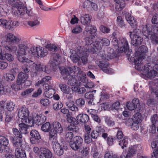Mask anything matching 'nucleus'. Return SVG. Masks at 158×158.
Here are the masks:
<instances>
[{
    "instance_id": "f257e3e1",
    "label": "nucleus",
    "mask_w": 158,
    "mask_h": 158,
    "mask_svg": "<svg viewBox=\"0 0 158 158\" xmlns=\"http://www.w3.org/2000/svg\"><path fill=\"white\" fill-rule=\"evenodd\" d=\"M116 33H113L112 40L113 45L120 52H124L127 54L128 60L135 65L136 69L139 70L146 79H152L158 75V64L154 66L153 69L148 65L143 66L142 61L144 59L145 53L147 52L148 48L144 45H142L136 49L134 57H132V52L129 50L128 44L127 40L124 38H120L118 40L115 37Z\"/></svg>"
},
{
    "instance_id": "f03ea898",
    "label": "nucleus",
    "mask_w": 158,
    "mask_h": 158,
    "mask_svg": "<svg viewBox=\"0 0 158 158\" xmlns=\"http://www.w3.org/2000/svg\"><path fill=\"white\" fill-rule=\"evenodd\" d=\"M28 49L27 45L23 42L18 44L17 46L14 44L3 47L0 46V60H6L9 62H12L14 60V56L10 53H6V51L15 53L17 60L20 62L24 63L27 66L34 67L37 71H42L48 73H49L50 68L48 66L35 64L26 57L25 56L27 54Z\"/></svg>"
},
{
    "instance_id": "7ed1b4c3",
    "label": "nucleus",
    "mask_w": 158,
    "mask_h": 158,
    "mask_svg": "<svg viewBox=\"0 0 158 158\" xmlns=\"http://www.w3.org/2000/svg\"><path fill=\"white\" fill-rule=\"evenodd\" d=\"M61 74L63 76V78L68 79L67 84L68 85L73 86V87L80 86L81 83L80 82V78L82 76L83 72L81 71L80 68L74 67L75 71L70 68L60 69Z\"/></svg>"
},
{
    "instance_id": "20e7f679",
    "label": "nucleus",
    "mask_w": 158,
    "mask_h": 158,
    "mask_svg": "<svg viewBox=\"0 0 158 158\" xmlns=\"http://www.w3.org/2000/svg\"><path fill=\"white\" fill-rule=\"evenodd\" d=\"M158 15H154L152 20V24H155L153 27V32L150 31L149 30L147 26L146 25L143 26V34L147 38L150 39L155 44L158 43V37L155 34H158Z\"/></svg>"
},
{
    "instance_id": "39448f33",
    "label": "nucleus",
    "mask_w": 158,
    "mask_h": 158,
    "mask_svg": "<svg viewBox=\"0 0 158 158\" xmlns=\"http://www.w3.org/2000/svg\"><path fill=\"white\" fill-rule=\"evenodd\" d=\"M111 53L107 56H104L103 55L98 56L99 60L96 61V64L105 73L111 74L114 73L113 70L109 68L108 63L106 61V60H108L115 57V54L114 53L113 49L110 50Z\"/></svg>"
},
{
    "instance_id": "423d86ee",
    "label": "nucleus",
    "mask_w": 158,
    "mask_h": 158,
    "mask_svg": "<svg viewBox=\"0 0 158 158\" xmlns=\"http://www.w3.org/2000/svg\"><path fill=\"white\" fill-rule=\"evenodd\" d=\"M93 36L90 35L89 37H86L85 39V45L84 47L82 48L86 53H88L91 52L93 53L100 52L101 49V45L98 44V41L93 42L94 38Z\"/></svg>"
},
{
    "instance_id": "0eeeda50",
    "label": "nucleus",
    "mask_w": 158,
    "mask_h": 158,
    "mask_svg": "<svg viewBox=\"0 0 158 158\" xmlns=\"http://www.w3.org/2000/svg\"><path fill=\"white\" fill-rule=\"evenodd\" d=\"M71 55L70 58L74 62H77L81 58L82 63L85 64L87 62V53H86L83 50L77 49L75 50H71L70 51Z\"/></svg>"
},
{
    "instance_id": "6e6552de",
    "label": "nucleus",
    "mask_w": 158,
    "mask_h": 158,
    "mask_svg": "<svg viewBox=\"0 0 158 158\" xmlns=\"http://www.w3.org/2000/svg\"><path fill=\"white\" fill-rule=\"evenodd\" d=\"M31 157L33 156H40V158H51L52 154L51 152L47 148H41L40 149L37 147L33 148V152H29Z\"/></svg>"
},
{
    "instance_id": "1a4fd4ad",
    "label": "nucleus",
    "mask_w": 158,
    "mask_h": 158,
    "mask_svg": "<svg viewBox=\"0 0 158 158\" xmlns=\"http://www.w3.org/2000/svg\"><path fill=\"white\" fill-rule=\"evenodd\" d=\"M130 36L131 44L135 46L140 45L143 41V38L141 37L142 33L139 29H135L132 32H130Z\"/></svg>"
},
{
    "instance_id": "9d476101",
    "label": "nucleus",
    "mask_w": 158,
    "mask_h": 158,
    "mask_svg": "<svg viewBox=\"0 0 158 158\" xmlns=\"http://www.w3.org/2000/svg\"><path fill=\"white\" fill-rule=\"evenodd\" d=\"M22 123L19 124V130L22 134H27L28 133L27 129L28 127H31L33 125L34 121L32 117H29L27 120L22 121Z\"/></svg>"
},
{
    "instance_id": "9b49d317",
    "label": "nucleus",
    "mask_w": 158,
    "mask_h": 158,
    "mask_svg": "<svg viewBox=\"0 0 158 158\" xmlns=\"http://www.w3.org/2000/svg\"><path fill=\"white\" fill-rule=\"evenodd\" d=\"M13 132L14 135V138L13 143L15 147H20L22 146V140L23 137L22 134L18 129L14 128L13 129Z\"/></svg>"
},
{
    "instance_id": "f8f14e48",
    "label": "nucleus",
    "mask_w": 158,
    "mask_h": 158,
    "mask_svg": "<svg viewBox=\"0 0 158 158\" xmlns=\"http://www.w3.org/2000/svg\"><path fill=\"white\" fill-rule=\"evenodd\" d=\"M83 142V139L81 137L76 136L73 138L70 146L73 150L76 151L81 147Z\"/></svg>"
},
{
    "instance_id": "ddd939ff",
    "label": "nucleus",
    "mask_w": 158,
    "mask_h": 158,
    "mask_svg": "<svg viewBox=\"0 0 158 158\" xmlns=\"http://www.w3.org/2000/svg\"><path fill=\"white\" fill-rule=\"evenodd\" d=\"M67 120L70 124L68 127V129L69 130L74 132H76L78 130V128L76 125L78 124V122L76 119L72 117H68L67 118Z\"/></svg>"
},
{
    "instance_id": "4468645a",
    "label": "nucleus",
    "mask_w": 158,
    "mask_h": 158,
    "mask_svg": "<svg viewBox=\"0 0 158 158\" xmlns=\"http://www.w3.org/2000/svg\"><path fill=\"white\" fill-rule=\"evenodd\" d=\"M29 112L27 108L23 107L20 108L18 112V116L21 119L22 121L27 120L28 118L31 116H29Z\"/></svg>"
},
{
    "instance_id": "2eb2a0df",
    "label": "nucleus",
    "mask_w": 158,
    "mask_h": 158,
    "mask_svg": "<svg viewBox=\"0 0 158 158\" xmlns=\"http://www.w3.org/2000/svg\"><path fill=\"white\" fill-rule=\"evenodd\" d=\"M43 89L45 91L44 95L46 98H51L53 97V94L55 93V90L52 88V86L47 84L43 85Z\"/></svg>"
},
{
    "instance_id": "dca6fc26",
    "label": "nucleus",
    "mask_w": 158,
    "mask_h": 158,
    "mask_svg": "<svg viewBox=\"0 0 158 158\" xmlns=\"http://www.w3.org/2000/svg\"><path fill=\"white\" fill-rule=\"evenodd\" d=\"M127 106L130 110H135L138 111L140 110L139 101L138 99L135 98L132 100V102H128Z\"/></svg>"
},
{
    "instance_id": "f3484780",
    "label": "nucleus",
    "mask_w": 158,
    "mask_h": 158,
    "mask_svg": "<svg viewBox=\"0 0 158 158\" xmlns=\"http://www.w3.org/2000/svg\"><path fill=\"white\" fill-rule=\"evenodd\" d=\"M30 135L31 136L30 139L31 143L37 144L39 142L41 137L38 131L35 130H32L30 133Z\"/></svg>"
},
{
    "instance_id": "a211bd4d",
    "label": "nucleus",
    "mask_w": 158,
    "mask_h": 158,
    "mask_svg": "<svg viewBox=\"0 0 158 158\" xmlns=\"http://www.w3.org/2000/svg\"><path fill=\"white\" fill-rule=\"evenodd\" d=\"M142 149V147L139 145L131 146L129 147L128 152L126 155L132 156Z\"/></svg>"
},
{
    "instance_id": "6ab92c4d",
    "label": "nucleus",
    "mask_w": 158,
    "mask_h": 158,
    "mask_svg": "<svg viewBox=\"0 0 158 158\" xmlns=\"http://www.w3.org/2000/svg\"><path fill=\"white\" fill-rule=\"evenodd\" d=\"M53 149L54 152L58 155L60 156L64 153L63 148L62 145L56 141L53 145Z\"/></svg>"
},
{
    "instance_id": "aec40b11",
    "label": "nucleus",
    "mask_w": 158,
    "mask_h": 158,
    "mask_svg": "<svg viewBox=\"0 0 158 158\" xmlns=\"http://www.w3.org/2000/svg\"><path fill=\"white\" fill-rule=\"evenodd\" d=\"M91 17L88 14H82L79 17L81 23L83 25H88L91 21Z\"/></svg>"
},
{
    "instance_id": "412c9836",
    "label": "nucleus",
    "mask_w": 158,
    "mask_h": 158,
    "mask_svg": "<svg viewBox=\"0 0 158 158\" xmlns=\"http://www.w3.org/2000/svg\"><path fill=\"white\" fill-rule=\"evenodd\" d=\"M125 18L127 22L130 24L132 28H136L137 26V22L136 19L132 17L130 14L126 13Z\"/></svg>"
},
{
    "instance_id": "4be33fe9",
    "label": "nucleus",
    "mask_w": 158,
    "mask_h": 158,
    "mask_svg": "<svg viewBox=\"0 0 158 158\" xmlns=\"http://www.w3.org/2000/svg\"><path fill=\"white\" fill-rule=\"evenodd\" d=\"M6 42L7 43H13L14 42H19L20 39L18 36L15 35L11 33H7L5 36Z\"/></svg>"
},
{
    "instance_id": "5701e85b",
    "label": "nucleus",
    "mask_w": 158,
    "mask_h": 158,
    "mask_svg": "<svg viewBox=\"0 0 158 158\" xmlns=\"http://www.w3.org/2000/svg\"><path fill=\"white\" fill-rule=\"evenodd\" d=\"M9 141L5 137L0 135V145L5 148L4 150L6 152H9V147L8 146Z\"/></svg>"
},
{
    "instance_id": "b1692460",
    "label": "nucleus",
    "mask_w": 158,
    "mask_h": 158,
    "mask_svg": "<svg viewBox=\"0 0 158 158\" xmlns=\"http://www.w3.org/2000/svg\"><path fill=\"white\" fill-rule=\"evenodd\" d=\"M85 74H84V75H82L80 78V81L82 83L84 84V85L85 87L87 88H92L94 86V85L93 82H87L88 80L87 78L85 77Z\"/></svg>"
},
{
    "instance_id": "393cba45",
    "label": "nucleus",
    "mask_w": 158,
    "mask_h": 158,
    "mask_svg": "<svg viewBox=\"0 0 158 158\" xmlns=\"http://www.w3.org/2000/svg\"><path fill=\"white\" fill-rule=\"evenodd\" d=\"M28 77V75L27 74L21 72L20 73L18 76L17 80V83L18 85H21L24 83Z\"/></svg>"
},
{
    "instance_id": "a878e982",
    "label": "nucleus",
    "mask_w": 158,
    "mask_h": 158,
    "mask_svg": "<svg viewBox=\"0 0 158 158\" xmlns=\"http://www.w3.org/2000/svg\"><path fill=\"white\" fill-rule=\"evenodd\" d=\"M85 31L87 34L93 36V37H95V34L96 32L97 29L94 26L91 25H87L85 27Z\"/></svg>"
},
{
    "instance_id": "bb28decb",
    "label": "nucleus",
    "mask_w": 158,
    "mask_h": 158,
    "mask_svg": "<svg viewBox=\"0 0 158 158\" xmlns=\"http://www.w3.org/2000/svg\"><path fill=\"white\" fill-rule=\"evenodd\" d=\"M51 129L59 133L60 134L62 133L63 130L61 124L57 121L54 122L52 123Z\"/></svg>"
},
{
    "instance_id": "cd10ccee",
    "label": "nucleus",
    "mask_w": 158,
    "mask_h": 158,
    "mask_svg": "<svg viewBox=\"0 0 158 158\" xmlns=\"http://www.w3.org/2000/svg\"><path fill=\"white\" fill-rule=\"evenodd\" d=\"M10 7L7 5L0 3V15L5 16L9 12Z\"/></svg>"
},
{
    "instance_id": "c85d7f7f",
    "label": "nucleus",
    "mask_w": 158,
    "mask_h": 158,
    "mask_svg": "<svg viewBox=\"0 0 158 158\" xmlns=\"http://www.w3.org/2000/svg\"><path fill=\"white\" fill-rule=\"evenodd\" d=\"M37 55L36 57L39 58L44 57L48 54L46 49H44L41 47H37Z\"/></svg>"
},
{
    "instance_id": "c756f323",
    "label": "nucleus",
    "mask_w": 158,
    "mask_h": 158,
    "mask_svg": "<svg viewBox=\"0 0 158 158\" xmlns=\"http://www.w3.org/2000/svg\"><path fill=\"white\" fill-rule=\"evenodd\" d=\"M115 2V8L116 10L117 11L122 10L124 7L125 4L124 1L122 0H117L114 1Z\"/></svg>"
},
{
    "instance_id": "7c9ffc66",
    "label": "nucleus",
    "mask_w": 158,
    "mask_h": 158,
    "mask_svg": "<svg viewBox=\"0 0 158 158\" xmlns=\"http://www.w3.org/2000/svg\"><path fill=\"white\" fill-rule=\"evenodd\" d=\"M77 120L83 123L87 122L89 120V116L86 114H79L76 117Z\"/></svg>"
},
{
    "instance_id": "2f4dec72",
    "label": "nucleus",
    "mask_w": 158,
    "mask_h": 158,
    "mask_svg": "<svg viewBox=\"0 0 158 158\" xmlns=\"http://www.w3.org/2000/svg\"><path fill=\"white\" fill-rule=\"evenodd\" d=\"M15 150V155L16 158H26L25 152L24 150L17 147Z\"/></svg>"
},
{
    "instance_id": "473e14b6",
    "label": "nucleus",
    "mask_w": 158,
    "mask_h": 158,
    "mask_svg": "<svg viewBox=\"0 0 158 158\" xmlns=\"http://www.w3.org/2000/svg\"><path fill=\"white\" fill-rule=\"evenodd\" d=\"M59 133L51 129L49 132V139L50 140L55 142L57 139V134Z\"/></svg>"
},
{
    "instance_id": "72a5a7b5",
    "label": "nucleus",
    "mask_w": 158,
    "mask_h": 158,
    "mask_svg": "<svg viewBox=\"0 0 158 158\" xmlns=\"http://www.w3.org/2000/svg\"><path fill=\"white\" fill-rule=\"evenodd\" d=\"M59 87L61 91L65 94H71V89L69 86L65 84H61L60 85Z\"/></svg>"
},
{
    "instance_id": "f704fd0d",
    "label": "nucleus",
    "mask_w": 158,
    "mask_h": 158,
    "mask_svg": "<svg viewBox=\"0 0 158 158\" xmlns=\"http://www.w3.org/2000/svg\"><path fill=\"white\" fill-rule=\"evenodd\" d=\"M46 120V117L43 114H40L37 116L36 123L38 125H41Z\"/></svg>"
},
{
    "instance_id": "c9c22d12",
    "label": "nucleus",
    "mask_w": 158,
    "mask_h": 158,
    "mask_svg": "<svg viewBox=\"0 0 158 158\" xmlns=\"http://www.w3.org/2000/svg\"><path fill=\"white\" fill-rule=\"evenodd\" d=\"M66 106L71 110L73 111H77L78 110V108L76 106L73 102L70 101L66 103Z\"/></svg>"
},
{
    "instance_id": "e433bc0d",
    "label": "nucleus",
    "mask_w": 158,
    "mask_h": 158,
    "mask_svg": "<svg viewBox=\"0 0 158 158\" xmlns=\"http://www.w3.org/2000/svg\"><path fill=\"white\" fill-rule=\"evenodd\" d=\"M8 29L11 30L13 28H16L19 26V23L17 21H12L11 20H8Z\"/></svg>"
},
{
    "instance_id": "4c0bfd02",
    "label": "nucleus",
    "mask_w": 158,
    "mask_h": 158,
    "mask_svg": "<svg viewBox=\"0 0 158 158\" xmlns=\"http://www.w3.org/2000/svg\"><path fill=\"white\" fill-rule=\"evenodd\" d=\"M5 104L4 101L0 102V122L2 121L3 116V114L5 112Z\"/></svg>"
},
{
    "instance_id": "58836bf2",
    "label": "nucleus",
    "mask_w": 158,
    "mask_h": 158,
    "mask_svg": "<svg viewBox=\"0 0 158 158\" xmlns=\"http://www.w3.org/2000/svg\"><path fill=\"white\" fill-rule=\"evenodd\" d=\"M9 87L5 88L2 84L0 82V94H5L7 93H11V90Z\"/></svg>"
},
{
    "instance_id": "ea45409f",
    "label": "nucleus",
    "mask_w": 158,
    "mask_h": 158,
    "mask_svg": "<svg viewBox=\"0 0 158 158\" xmlns=\"http://www.w3.org/2000/svg\"><path fill=\"white\" fill-rule=\"evenodd\" d=\"M80 86L73 87L71 89L73 91L78 93L79 94H83L85 92L86 89L84 87H80Z\"/></svg>"
},
{
    "instance_id": "a19ab883",
    "label": "nucleus",
    "mask_w": 158,
    "mask_h": 158,
    "mask_svg": "<svg viewBox=\"0 0 158 158\" xmlns=\"http://www.w3.org/2000/svg\"><path fill=\"white\" fill-rule=\"evenodd\" d=\"M51 125L48 122L43 124L41 127V130L45 132H48L51 129Z\"/></svg>"
},
{
    "instance_id": "79ce46f5",
    "label": "nucleus",
    "mask_w": 158,
    "mask_h": 158,
    "mask_svg": "<svg viewBox=\"0 0 158 158\" xmlns=\"http://www.w3.org/2000/svg\"><path fill=\"white\" fill-rule=\"evenodd\" d=\"M116 24L118 26L122 28L125 26L123 20L120 16H118L116 19Z\"/></svg>"
},
{
    "instance_id": "37998d69",
    "label": "nucleus",
    "mask_w": 158,
    "mask_h": 158,
    "mask_svg": "<svg viewBox=\"0 0 158 158\" xmlns=\"http://www.w3.org/2000/svg\"><path fill=\"white\" fill-rule=\"evenodd\" d=\"M92 2L89 0L85 1L82 4L83 7L85 9L88 11L91 10V6Z\"/></svg>"
},
{
    "instance_id": "c03bdc74",
    "label": "nucleus",
    "mask_w": 158,
    "mask_h": 158,
    "mask_svg": "<svg viewBox=\"0 0 158 158\" xmlns=\"http://www.w3.org/2000/svg\"><path fill=\"white\" fill-rule=\"evenodd\" d=\"M70 17L71 18L70 23L71 24L73 25L78 23L79 19L76 15L71 14L69 15L68 17Z\"/></svg>"
},
{
    "instance_id": "a18cd8bd",
    "label": "nucleus",
    "mask_w": 158,
    "mask_h": 158,
    "mask_svg": "<svg viewBox=\"0 0 158 158\" xmlns=\"http://www.w3.org/2000/svg\"><path fill=\"white\" fill-rule=\"evenodd\" d=\"M73 134L72 132H69L66 133L65 136V139L66 141L69 143V145L73 141Z\"/></svg>"
},
{
    "instance_id": "49530a36",
    "label": "nucleus",
    "mask_w": 158,
    "mask_h": 158,
    "mask_svg": "<svg viewBox=\"0 0 158 158\" xmlns=\"http://www.w3.org/2000/svg\"><path fill=\"white\" fill-rule=\"evenodd\" d=\"M134 121L140 123L142 121V117L139 113H136L134 115Z\"/></svg>"
},
{
    "instance_id": "de8ad7c7",
    "label": "nucleus",
    "mask_w": 158,
    "mask_h": 158,
    "mask_svg": "<svg viewBox=\"0 0 158 158\" xmlns=\"http://www.w3.org/2000/svg\"><path fill=\"white\" fill-rule=\"evenodd\" d=\"M105 121L106 124L109 126H113L114 124V122L111 118L106 116L105 117Z\"/></svg>"
},
{
    "instance_id": "09e8293b",
    "label": "nucleus",
    "mask_w": 158,
    "mask_h": 158,
    "mask_svg": "<svg viewBox=\"0 0 158 158\" xmlns=\"http://www.w3.org/2000/svg\"><path fill=\"white\" fill-rule=\"evenodd\" d=\"M128 143V139L127 137H125L121 140L119 141V145L121 147L122 149L124 147H126Z\"/></svg>"
},
{
    "instance_id": "8fccbe9b",
    "label": "nucleus",
    "mask_w": 158,
    "mask_h": 158,
    "mask_svg": "<svg viewBox=\"0 0 158 158\" xmlns=\"http://www.w3.org/2000/svg\"><path fill=\"white\" fill-rule=\"evenodd\" d=\"M37 47H31L29 50V52L31 56L33 57H36L37 55Z\"/></svg>"
},
{
    "instance_id": "3c124183",
    "label": "nucleus",
    "mask_w": 158,
    "mask_h": 158,
    "mask_svg": "<svg viewBox=\"0 0 158 158\" xmlns=\"http://www.w3.org/2000/svg\"><path fill=\"white\" fill-rule=\"evenodd\" d=\"M82 31V28L81 26L77 25L74 27L72 30V33L75 34H77L80 33Z\"/></svg>"
},
{
    "instance_id": "603ef678",
    "label": "nucleus",
    "mask_w": 158,
    "mask_h": 158,
    "mask_svg": "<svg viewBox=\"0 0 158 158\" xmlns=\"http://www.w3.org/2000/svg\"><path fill=\"white\" fill-rule=\"evenodd\" d=\"M6 117L5 120L6 122H9L11 121L14 116L13 113L11 112H7L6 113Z\"/></svg>"
},
{
    "instance_id": "864d4df0",
    "label": "nucleus",
    "mask_w": 158,
    "mask_h": 158,
    "mask_svg": "<svg viewBox=\"0 0 158 158\" xmlns=\"http://www.w3.org/2000/svg\"><path fill=\"white\" fill-rule=\"evenodd\" d=\"M15 106V104L13 102H8L6 105V109L8 111H12L14 110Z\"/></svg>"
},
{
    "instance_id": "5fc2aeb1",
    "label": "nucleus",
    "mask_w": 158,
    "mask_h": 158,
    "mask_svg": "<svg viewBox=\"0 0 158 158\" xmlns=\"http://www.w3.org/2000/svg\"><path fill=\"white\" fill-rule=\"evenodd\" d=\"M84 139L85 143H89L92 141V138L90 134L88 133H85L84 135Z\"/></svg>"
},
{
    "instance_id": "6e6d98bb",
    "label": "nucleus",
    "mask_w": 158,
    "mask_h": 158,
    "mask_svg": "<svg viewBox=\"0 0 158 158\" xmlns=\"http://www.w3.org/2000/svg\"><path fill=\"white\" fill-rule=\"evenodd\" d=\"M86 98L88 99V103L90 105L92 104V101L93 100L94 96L93 94L89 93H86L85 95Z\"/></svg>"
},
{
    "instance_id": "4d7b16f0",
    "label": "nucleus",
    "mask_w": 158,
    "mask_h": 158,
    "mask_svg": "<svg viewBox=\"0 0 158 158\" xmlns=\"http://www.w3.org/2000/svg\"><path fill=\"white\" fill-rule=\"evenodd\" d=\"M100 42L99 43L98 41V44H100L101 45V47L102 45L103 46H108L110 44V41L108 39L106 38H103L102 40H100Z\"/></svg>"
},
{
    "instance_id": "13d9d810",
    "label": "nucleus",
    "mask_w": 158,
    "mask_h": 158,
    "mask_svg": "<svg viewBox=\"0 0 158 158\" xmlns=\"http://www.w3.org/2000/svg\"><path fill=\"white\" fill-rule=\"evenodd\" d=\"M8 20L4 19H0V26L6 29H8Z\"/></svg>"
},
{
    "instance_id": "bf43d9fd",
    "label": "nucleus",
    "mask_w": 158,
    "mask_h": 158,
    "mask_svg": "<svg viewBox=\"0 0 158 158\" xmlns=\"http://www.w3.org/2000/svg\"><path fill=\"white\" fill-rule=\"evenodd\" d=\"M40 103L44 106H47L50 104V102L47 98H42L40 100Z\"/></svg>"
},
{
    "instance_id": "052dcab7",
    "label": "nucleus",
    "mask_w": 158,
    "mask_h": 158,
    "mask_svg": "<svg viewBox=\"0 0 158 158\" xmlns=\"http://www.w3.org/2000/svg\"><path fill=\"white\" fill-rule=\"evenodd\" d=\"M4 78L7 81H13L15 78L13 74L10 73H6L4 76Z\"/></svg>"
},
{
    "instance_id": "680f3d73",
    "label": "nucleus",
    "mask_w": 158,
    "mask_h": 158,
    "mask_svg": "<svg viewBox=\"0 0 158 158\" xmlns=\"http://www.w3.org/2000/svg\"><path fill=\"white\" fill-rule=\"evenodd\" d=\"M27 24L31 27H34L39 25L40 24V22L37 19L28 21Z\"/></svg>"
},
{
    "instance_id": "e2e57ef3",
    "label": "nucleus",
    "mask_w": 158,
    "mask_h": 158,
    "mask_svg": "<svg viewBox=\"0 0 158 158\" xmlns=\"http://www.w3.org/2000/svg\"><path fill=\"white\" fill-rule=\"evenodd\" d=\"M46 48L52 51H56L57 49L56 46L53 44H48L46 46Z\"/></svg>"
},
{
    "instance_id": "0e129e2a",
    "label": "nucleus",
    "mask_w": 158,
    "mask_h": 158,
    "mask_svg": "<svg viewBox=\"0 0 158 158\" xmlns=\"http://www.w3.org/2000/svg\"><path fill=\"white\" fill-rule=\"evenodd\" d=\"M100 31L103 33H108L110 31V29L107 27L103 25H101L100 27Z\"/></svg>"
},
{
    "instance_id": "69168bd1",
    "label": "nucleus",
    "mask_w": 158,
    "mask_h": 158,
    "mask_svg": "<svg viewBox=\"0 0 158 158\" xmlns=\"http://www.w3.org/2000/svg\"><path fill=\"white\" fill-rule=\"evenodd\" d=\"M76 104L79 107H82L85 104V101L82 98H79L77 99L76 101Z\"/></svg>"
},
{
    "instance_id": "338daca9",
    "label": "nucleus",
    "mask_w": 158,
    "mask_h": 158,
    "mask_svg": "<svg viewBox=\"0 0 158 158\" xmlns=\"http://www.w3.org/2000/svg\"><path fill=\"white\" fill-rule=\"evenodd\" d=\"M63 106L62 103L59 102L57 103L54 104L53 105V108L55 110H58Z\"/></svg>"
},
{
    "instance_id": "774afa93",
    "label": "nucleus",
    "mask_w": 158,
    "mask_h": 158,
    "mask_svg": "<svg viewBox=\"0 0 158 158\" xmlns=\"http://www.w3.org/2000/svg\"><path fill=\"white\" fill-rule=\"evenodd\" d=\"M42 93V90L41 89L39 88L33 93L32 96L33 98H36L40 95Z\"/></svg>"
}]
</instances>
